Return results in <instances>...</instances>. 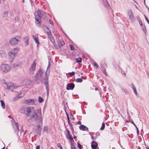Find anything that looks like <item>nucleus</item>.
I'll return each mask as SVG.
<instances>
[{"label":"nucleus","mask_w":149,"mask_h":149,"mask_svg":"<svg viewBox=\"0 0 149 149\" xmlns=\"http://www.w3.org/2000/svg\"><path fill=\"white\" fill-rule=\"evenodd\" d=\"M40 146L39 145H38L36 146V149H40Z\"/></svg>","instance_id":"obj_47"},{"label":"nucleus","mask_w":149,"mask_h":149,"mask_svg":"<svg viewBox=\"0 0 149 149\" xmlns=\"http://www.w3.org/2000/svg\"><path fill=\"white\" fill-rule=\"evenodd\" d=\"M97 146L98 144L96 142L94 141H93L92 142L91 146L92 148L93 149H95L97 147Z\"/></svg>","instance_id":"obj_11"},{"label":"nucleus","mask_w":149,"mask_h":149,"mask_svg":"<svg viewBox=\"0 0 149 149\" xmlns=\"http://www.w3.org/2000/svg\"><path fill=\"white\" fill-rule=\"evenodd\" d=\"M81 122L80 121H78L77 122V124L79 125H81Z\"/></svg>","instance_id":"obj_48"},{"label":"nucleus","mask_w":149,"mask_h":149,"mask_svg":"<svg viewBox=\"0 0 149 149\" xmlns=\"http://www.w3.org/2000/svg\"><path fill=\"white\" fill-rule=\"evenodd\" d=\"M8 15V12L7 11H5L3 14V16L4 17H6Z\"/></svg>","instance_id":"obj_31"},{"label":"nucleus","mask_w":149,"mask_h":149,"mask_svg":"<svg viewBox=\"0 0 149 149\" xmlns=\"http://www.w3.org/2000/svg\"><path fill=\"white\" fill-rule=\"evenodd\" d=\"M67 119H68V123H70V120L69 119V116H68V114H67Z\"/></svg>","instance_id":"obj_40"},{"label":"nucleus","mask_w":149,"mask_h":149,"mask_svg":"<svg viewBox=\"0 0 149 149\" xmlns=\"http://www.w3.org/2000/svg\"><path fill=\"white\" fill-rule=\"evenodd\" d=\"M46 17L45 13L40 10H38L37 11V14L35 16L36 20V24L38 26H40V24L41 22V18H44Z\"/></svg>","instance_id":"obj_3"},{"label":"nucleus","mask_w":149,"mask_h":149,"mask_svg":"<svg viewBox=\"0 0 149 149\" xmlns=\"http://www.w3.org/2000/svg\"><path fill=\"white\" fill-rule=\"evenodd\" d=\"M71 116H72V117H73V115H72Z\"/></svg>","instance_id":"obj_63"},{"label":"nucleus","mask_w":149,"mask_h":149,"mask_svg":"<svg viewBox=\"0 0 149 149\" xmlns=\"http://www.w3.org/2000/svg\"><path fill=\"white\" fill-rule=\"evenodd\" d=\"M0 101L1 102V106L2 108L3 109H5V104L3 101V100H1Z\"/></svg>","instance_id":"obj_20"},{"label":"nucleus","mask_w":149,"mask_h":149,"mask_svg":"<svg viewBox=\"0 0 149 149\" xmlns=\"http://www.w3.org/2000/svg\"><path fill=\"white\" fill-rule=\"evenodd\" d=\"M43 131L47 133L48 132V129L47 127L45 126L43 128Z\"/></svg>","instance_id":"obj_25"},{"label":"nucleus","mask_w":149,"mask_h":149,"mask_svg":"<svg viewBox=\"0 0 149 149\" xmlns=\"http://www.w3.org/2000/svg\"><path fill=\"white\" fill-rule=\"evenodd\" d=\"M101 68H102L103 71L104 72L106 70H105V68L104 66V65H102L101 66Z\"/></svg>","instance_id":"obj_35"},{"label":"nucleus","mask_w":149,"mask_h":149,"mask_svg":"<svg viewBox=\"0 0 149 149\" xmlns=\"http://www.w3.org/2000/svg\"><path fill=\"white\" fill-rule=\"evenodd\" d=\"M79 128L81 130L88 131V128L86 126L83 125H81L79 126Z\"/></svg>","instance_id":"obj_14"},{"label":"nucleus","mask_w":149,"mask_h":149,"mask_svg":"<svg viewBox=\"0 0 149 149\" xmlns=\"http://www.w3.org/2000/svg\"><path fill=\"white\" fill-rule=\"evenodd\" d=\"M71 149H74L76 148V147L74 144L71 145Z\"/></svg>","instance_id":"obj_36"},{"label":"nucleus","mask_w":149,"mask_h":149,"mask_svg":"<svg viewBox=\"0 0 149 149\" xmlns=\"http://www.w3.org/2000/svg\"><path fill=\"white\" fill-rule=\"evenodd\" d=\"M130 122L131 123H133V122L132 120H130Z\"/></svg>","instance_id":"obj_51"},{"label":"nucleus","mask_w":149,"mask_h":149,"mask_svg":"<svg viewBox=\"0 0 149 149\" xmlns=\"http://www.w3.org/2000/svg\"><path fill=\"white\" fill-rule=\"evenodd\" d=\"M70 76V77H72L75 74V72H70L69 73Z\"/></svg>","instance_id":"obj_34"},{"label":"nucleus","mask_w":149,"mask_h":149,"mask_svg":"<svg viewBox=\"0 0 149 149\" xmlns=\"http://www.w3.org/2000/svg\"><path fill=\"white\" fill-rule=\"evenodd\" d=\"M134 125V124H134V122H133V123H132Z\"/></svg>","instance_id":"obj_58"},{"label":"nucleus","mask_w":149,"mask_h":149,"mask_svg":"<svg viewBox=\"0 0 149 149\" xmlns=\"http://www.w3.org/2000/svg\"><path fill=\"white\" fill-rule=\"evenodd\" d=\"M131 86V87L133 90H134V93L136 95L137 94V92L136 88L134 86V84H132Z\"/></svg>","instance_id":"obj_19"},{"label":"nucleus","mask_w":149,"mask_h":149,"mask_svg":"<svg viewBox=\"0 0 149 149\" xmlns=\"http://www.w3.org/2000/svg\"><path fill=\"white\" fill-rule=\"evenodd\" d=\"M134 125V124H134V122H133V123H132Z\"/></svg>","instance_id":"obj_57"},{"label":"nucleus","mask_w":149,"mask_h":149,"mask_svg":"<svg viewBox=\"0 0 149 149\" xmlns=\"http://www.w3.org/2000/svg\"><path fill=\"white\" fill-rule=\"evenodd\" d=\"M94 65L97 68H98L99 67V66L98 65L95 63H94Z\"/></svg>","instance_id":"obj_43"},{"label":"nucleus","mask_w":149,"mask_h":149,"mask_svg":"<svg viewBox=\"0 0 149 149\" xmlns=\"http://www.w3.org/2000/svg\"><path fill=\"white\" fill-rule=\"evenodd\" d=\"M121 90H122L123 91H124V92H125L126 91V90L125 89L123 88L122 87L121 88Z\"/></svg>","instance_id":"obj_45"},{"label":"nucleus","mask_w":149,"mask_h":149,"mask_svg":"<svg viewBox=\"0 0 149 149\" xmlns=\"http://www.w3.org/2000/svg\"><path fill=\"white\" fill-rule=\"evenodd\" d=\"M76 62L77 63H81L82 62L81 58H77L76 59Z\"/></svg>","instance_id":"obj_23"},{"label":"nucleus","mask_w":149,"mask_h":149,"mask_svg":"<svg viewBox=\"0 0 149 149\" xmlns=\"http://www.w3.org/2000/svg\"><path fill=\"white\" fill-rule=\"evenodd\" d=\"M58 43H59V47H60L61 46H62V45H63L64 44V42L63 41H59L58 42Z\"/></svg>","instance_id":"obj_32"},{"label":"nucleus","mask_w":149,"mask_h":149,"mask_svg":"<svg viewBox=\"0 0 149 149\" xmlns=\"http://www.w3.org/2000/svg\"><path fill=\"white\" fill-rule=\"evenodd\" d=\"M67 131L68 132V134L66 136V138L67 139H69L71 137V135H70V132L68 130H67Z\"/></svg>","instance_id":"obj_22"},{"label":"nucleus","mask_w":149,"mask_h":149,"mask_svg":"<svg viewBox=\"0 0 149 149\" xmlns=\"http://www.w3.org/2000/svg\"><path fill=\"white\" fill-rule=\"evenodd\" d=\"M20 96H19V95L16 96L15 97L13 98V101H15L19 98V97H20Z\"/></svg>","instance_id":"obj_33"},{"label":"nucleus","mask_w":149,"mask_h":149,"mask_svg":"<svg viewBox=\"0 0 149 149\" xmlns=\"http://www.w3.org/2000/svg\"><path fill=\"white\" fill-rule=\"evenodd\" d=\"M43 99L40 97H38V101L39 102H42L43 101Z\"/></svg>","instance_id":"obj_30"},{"label":"nucleus","mask_w":149,"mask_h":149,"mask_svg":"<svg viewBox=\"0 0 149 149\" xmlns=\"http://www.w3.org/2000/svg\"><path fill=\"white\" fill-rule=\"evenodd\" d=\"M68 124L69 125V126L70 127V128L71 130H72L73 128L72 125V123H68Z\"/></svg>","instance_id":"obj_37"},{"label":"nucleus","mask_w":149,"mask_h":149,"mask_svg":"<svg viewBox=\"0 0 149 149\" xmlns=\"http://www.w3.org/2000/svg\"><path fill=\"white\" fill-rule=\"evenodd\" d=\"M143 31L145 33V34L146 35V33L147 32V30L146 28H143Z\"/></svg>","instance_id":"obj_38"},{"label":"nucleus","mask_w":149,"mask_h":149,"mask_svg":"<svg viewBox=\"0 0 149 149\" xmlns=\"http://www.w3.org/2000/svg\"><path fill=\"white\" fill-rule=\"evenodd\" d=\"M22 113L25 114L27 116L30 117L29 121H34L37 120L36 125L37 130L38 133L40 134L42 129L41 127L42 125V118L40 109L34 111L33 107H25L22 109Z\"/></svg>","instance_id":"obj_1"},{"label":"nucleus","mask_w":149,"mask_h":149,"mask_svg":"<svg viewBox=\"0 0 149 149\" xmlns=\"http://www.w3.org/2000/svg\"><path fill=\"white\" fill-rule=\"evenodd\" d=\"M60 149H63L62 146H61L60 147Z\"/></svg>","instance_id":"obj_53"},{"label":"nucleus","mask_w":149,"mask_h":149,"mask_svg":"<svg viewBox=\"0 0 149 149\" xmlns=\"http://www.w3.org/2000/svg\"><path fill=\"white\" fill-rule=\"evenodd\" d=\"M16 54L13 53V52H9L8 53V55L9 59L12 60H13Z\"/></svg>","instance_id":"obj_12"},{"label":"nucleus","mask_w":149,"mask_h":149,"mask_svg":"<svg viewBox=\"0 0 149 149\" xmlns=\"http://www.w3.org/2000/svg\"><path fill=\"white\" fill-rule=\"evenodd\" d=\"M98 90V88H95V90L96 91H97Z\"/></svg>","instance_id":"obj_52"},{"label":"nucleus","mask_w":149,"mask_h":149,"mask_svg":"<svg viewBox=\"0 0 149 149\" xmlns=\"http://www.w3.org/2000/svg\"><path fill=\"white\" fill-rule=\"evenodd\" d=\"M0 69L2 72H6L10 70L11 68L9 65L3 64L1 66Z\"/></svg>","instance_id":"obj_4"},{"label":"nucleus","mask_w":149,"mask_h":149,"mask_svg":"<svg viewBox=\"0 0 149 149\" xmlns=\"http://www.w3.org/2000/svg\"><path fill=\"white\" fill-rule=\"evenodd\" d=\"M104 5L107 8H109V4L108 1L106 0L104 3Z\"/></svg>","instance_id":"obj_21"},{"label":"nucleus","mask_w":149,"mask_h":149,"mask_svg":"<svg viewBox=\"0 0 149 149\" xmlns=\"http://www.w3.org/2000/svg\"><path fill=\"white\" fill-rule=\"evenodd\" d=\"M136 127V129L137 130H138V128H137V126H136V127Z\"/></svg>","instance_id":"obj_54"},{"label":"nucleus","mask_w":149,"mask_h":149,"mask_svg":"<svg viewBox=\"0 0 149 149\" xmlns=\"http://www.w3.org/2000/svg\"><path fill=\"white\" fill-rule=\"evenodd\" d=\"M19 41L18 38H13L11 39L9 41V43L12 45H16Z\"/></svg>","instance_id":"obj_6"},{"label":"nucleus","mask_w":149,"mask_h":149,"mask_svg":"<svg viewBox=\"0 0 149 149\" xmlns=\"http://www.w3.org/2000/svg\"><path fill=\"white\" fill-rule=\"evenodd\" d=\"M6 86L7 89H9L11 91H13L14 89L17 87V86H15L14 84L11 82H9L7 83Z\"/></svg>","instance_id":"obj_5"},{"label":"nucleus","mask_w":149,"mask_h":149,"mask_svg":"<svg viewBox=\"0 0 149 149\" xmlns=\"http://www.w3.org/2000/svg\"><path fill=\"white\" fill-rule=\"evenodd\" d=\"M29 38L28 36L26 37L24 39V41L26 43V46L28 45L29 44Z\"/></svg>","instance_id":"obj_15"},{"label":"nucleus","mask_w":149,"mask_h":149,"mask_svg":"<svg viewBox=\"0 0 149 149\" xmlns=\"http://www.w3.org/2000/svg\"><path fill=\"white\" fill-rule=\"evenodd\" d=\"M16 127L15 128V130L16 132H18L19 131V127H18V124L17 123H15Z\"/></svg>","instance_id":"obj_26"},{"label":"nucleus","mask_w":149,"mask_h":149,"mask_svg":"<svg viewBox=\"0 0 149 149\" xmlns=\"http://www.w3.org/2000/svg\"><path fill=\"white\" fill-rule=\"evenodd\" d=\"M49 22L52 25H53V23L52 22V20L51 19H49Z\"/></svg>","instance_id":"obj_46"},{"label":"nucleus","mask_w":149,"mask_h":149,"mask_svg":"<svg viewBox=\"0 0 149 149\" xmlns=\"http://www.w3.org/2000/svg\"><path fill=\"white\" fill-rule=\"evenodd\" d=\"M50 59L48 60V65L47 68V71L45 73L42 70H39L37 72L35 78L36 79H40L41 82H43V84L45 85V88L47 91V94H49V86L48 83V77L47 76V74H49V71L48 70L50 66Z\"/></svg>","instance_id":"obj_2"},{"label":"nucleus","mask_w":149,"mask_h":149,"mask_svg":"<svg viewBox=\"0 0 149 149\" xmlns=\"http://www.w3.org/2000/svg\"><path fill=\"white\" fill-rule=\"evenodd\" d=\"M91 138H92V139H93V136H91Z\"/></svg>","instance_id":"obj_56"},{"label":"nucleus","mask_w":149,"mask_h":149,"mask_svg":"<svg viewBox=\"0 0 149 149\" xmlns=\"http://www.w3.org/2000/svg\"><path fill=\"white\" fill-rule=\"evenodd\" d=\"M146 149H149L148 146L146 148Z\"/></svg>","instance_id":"obj_55"},{"label":"nucleus","mask_w":149,"mask_h":149,"mask_svg":"<svg viewBox=\"0 0 149 149\" xmlns=\"http://www.w3.org/2000/svg\"><path fill=\"white\" fill-rule=\"evenodd\" d=\"M69 139H70V141L71 145L74 144V141L73 140V139L72 138V137L70 138Z\"/></svg>","instance_id":"obj_29"},{"label":"nucleus","mask_w":149,"mask_h":149,"mask_svg":"<svg viewBox=\"0 0 149 149\" xmlns=\"http://www.w3.org/2000/svg\"><path fill=\"white\" fill-rule=\"evenodd\" d=\"M129 118H130V117L129 115Z\"/></svg>","instance_id":"obj_61"},{"label":"nucleus","mask_w":149,"mask_h":149,"mask_svg":"<svg viewBox=\"0 0 149 149\" xmlns=\"http://www.w3.org/2000/svg\"><path fill=\"white\" fill-rule=\"evenodd\" d=\"M70 49H71V50H73L74 49V47L72 45H70Z\"/></svg>","instance_id":"obj_39"},{"label":"nucleus","mask_w":149,"mask_h":149,"mask_svg":"<svg viewBox=\"0 0 149 149\" xmlns=\"http://www.w3.org/2000/svg\"><path fill=\"white\" fill-rule=\"evenodd\" d=\"M129 17L131 22H134L135 19V18L134 17L131 10V12L129 13Z\"/></svg>","instance_id":"obj_10"},{"label":"nucleus","mask_w":149,"mask_h":149,"mask_svg":"<svg viewBox=\"0 0 149 149\" xmlns=\"http://www.w3.org/2000/svg\"><path fill=\"white\" fill-rule=\"evenodd\" d=\"M134 126L135 127H136V125L135 124H134Z\"/></svg>","instance_id":"obj_59"},{"label":"nucleus","mask_w":149,"mask_h":149,"mask_svg":"<svg viewBox=\"0 0 149 149\" xmlns=\"http://www.w3.org/2000/svg\"><path fill=\"white\" fill-rule=\"evenodd\" d=\"M36 101V99H28L25 100L24 101V102L29 105H32L34 104V102Z\"/></svg>","instance_id":"obj_7"},{"label":"nucleus","mask_w":149,"mask_h":149,"mask_svg":"<svg viewBox=\"0 0 149 149\" xmlns=\"http://www.w3.org/2000/svg\"><path fill=\"white\" fill-rule=\"evenodd\" d=\"M78 147L79 148V149H81V145L79 143H78Z\"/></svg>","instance_id":"obj_41"},{"label":"nucleus","mask_w":149,"mask_h":149,"mask_svg":"<svg viewBox=\"0 0 149 149\" xmlns=\"http://www.w3.org/2000/svg\"><path fill=\"white\" fill-rule=\"evenodd\" d=\"M47 29L46 30V32L48 36H51L52 35L50 31L47 27Z\"/></svg>","instance_id":"obj_18"},{"label":"nucleus","mask_w":149,"mask_h":149,"mask_svg":"<svg viewBox=\"0 0 149 149\" xmlns=\"http://www.w3.org/2000/svg\"><path fill=\"white\" fill-rule=\"evenodd\" d=\"M32 38L34 41H35L36 43L38 45L39 44V42L38 38L34 35H33Z\"/></svg>","instance_id":"obj_17"},{"label":"nucleus","mask_w":149,"mask_h":149,"mask_svg":"<svg viewBox=\"0 0 149 149\" xmlns=\"http://www.w3.org/2000/svg\"><path fill=\"white\" fill-rule=\"evenodd\" d=\"M137 135L139 136V130H137Z\"/></svg>","instance_id":"obj_50"},{"label":"nucleus","mask_w":149,"mask_h":149,"mask_svg":"<svg viewBox=\"0 0 149 149\" xmlns=\"http://www.w3.org/2000/svg\"><path fill=\"white\" fill-rule=\"evenodd\" d=\"M76 81L77 82L81 83L83 81V80L81 78H77L76 79Z\"/></svg>","instance_id":"obj_27"},{"label":"nucleus","mask_w":149,"mask_h":149,"mask_svg":"<svg viewBox=\"0 0 149 149\" xmlns=\"http://www.w3.org/2000/svg\"><path fill=\"white\" fill-rule=\"evenodd\" d=\"M124 74L125 75H126L125 73H124Z\"/></svg>","instance_id":"obj_60"},{"label":"nucleus","mask_w":149,"mask_h":149,"mask_svg":"<svg viewBox=\"0 0 149 149\" xmlns=\"http://www.w3.org/2000/svg\"><path fill=\"white\" fill-rule=\"evenodd\" d=\"M36 64L35 61L33 62L31 68L29 70V73L31 74H33V72L34 71L36 68Z\"/></svg>","instance_id":"obj_8"},{"label":"nucleus","mask_w":149,"mask_h":149,"mask_svg":"<svg viewBox=\"0 0 149 149\" xmlns=\"http://www.w3.org/2000/svg\"><path fill=\"white\" fill-rule=\"evenodd\" d=\"M6 54L5 51L0 50V56L2 58L6 57Z\"/></svg>","instance_id":"obj_13"},{"label":"nucleus","mask_w":149,"mask_h":149,"mask_svg":"<svg viewBox=\"0 0 149 149\" xmlns=\"http://www.w3.org/2000/svg\"><path fill=\"white\" fill-rule=\"evenodd\" d=\"M74 84L73 83L68 84L67 85L66 89L67 90H72L74 87Z\"/></svg>","instance_id":"obj_9"},{"label":"nucleus","mask_w":149,"mask_h":149,"mask_svg":"<svg viewBox=\"0 0 149 149\" xmlns=\"http://www.w3.org/2000/svg\"><path fill=\"white\" fill-rule=\"evenodd\" d=\"M57 147H59V148H60V147L61 146H62L61 145V144L60 143H58L57 145Z\"/></svg>","instance_id":"obj_44"},{"label":"nucleus","mask_w":149,"mask_h":149,"mask_svg":"<svg viewBox=\"0 0 149 149\" xmlns=\"http://www.w3.org/2000/svg\"><path fill=\"white\" fill-rule=\"evenodd\" d=\"M18 48H16L12 49L11 50V51H10V52H13V53H14L15 54H16L18 52Z\"/></svg>","instance_id":"obj_16"},{"label":"nucleus","mask_w":149,"mask_h":149,"mask_svg":"<svg viewBox=\"0 0 149 149\" xmlns=\"http://www.w3.org/2000/svg\"><path fill=\"white\" fill-rule=\"evenodd\" d=\"M139 23L141 25V26L142 25L143 23H142V21L141 20H139Z\"/></svg>","instance_id":"obj_42"},{"label":"nucleus","mask_w":149,"mask_h":149,"mask_svg":"<svg viewBox=\"0 0 149 149\" xmlns=\"http://www.w3.org/2000/svg\"><path fill=\"white\" fill-rule=\"evenodd\" d=\"M144 3H145V0H144Z\"/></svg>","instance_id":"obj_62"},{"label":"nucleus","mask_w":149,"mask_h":149,"mask_svg":"<svg viewBox=\"0 0 149 149\" xmlns=\"http://www.w3.org/2000/svg\"><path fill=\"white\" fill-rule=\"evenodd\" d=\"M28 131L27 130H26L25 131V132L24 133V135Z\"/></svg>","instance_id":"obj_49"},{"label":"nucleus","mask_w":149,"mask_h":149,"mask_svg":"<svg viewBox=\"0 0 149 149\" xmlns=\"http://www.w3.org/2000/svg\"><path fill=\"white\" fill-rule=\"evenodd\" d=\"M105 127V125L104 123V122H103L102 124V126L100 128V130H103Z\"/></svg>","instance_id":"obj_28"},{"label":"nucleus","mask_w":149,"mask_h":149,"mask_svg":"<svg viewBox=\"0 0 149 149\" xmlns=\"http://www.w3.org/2000/svg\"><path fill=\"white\" fill-rule=\"evenodd\" d=\"M14 67L15 68H16L18 67L21 66V64L20 63L15 64L13 65Z\"/></svg>","instance_id":"obj_24"}]
</instances>
